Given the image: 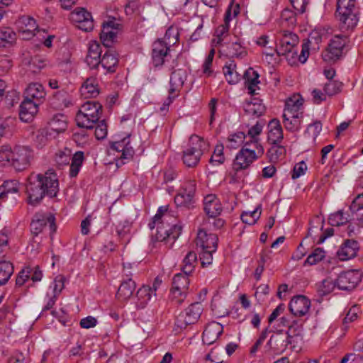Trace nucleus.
Returning <instances> with one entry per match:
<instances>
[{"mask_svg": "<svg viewBox=\"0 0 363 363\" xmlns=\"http://www.w3.org/2000/svg\"><path fill=\"white\" fill-rule=\"evenodd\" d=\"M156 223L161 225L157 227V233L155 235L158 241L171 240L174 242L181 234L182 226L177 223L176 218L167 212V206L159 208L153 218V223Z\"/></svg>", "mask_w": 363, "mask_h": 363, "instance_id": "f257e3e1", "label": "nucleus"}, {"mask_svg": "<svg viewBox=\"0 0 363 363\" xmlns=\"http://www.w3.org/2000/svg\"><path fill=\"white\" fill-rule=\"evenodd\" d=\"M357 8L356 0H337L336 16L343 31L352 30L357 25Z\"/></svg>", "mask_w": 363, "mask_h": 363, "instance_id": "f03ea898", "label": "nucleus"}, {"mask_svg": "<svg viewBox=\"0 0 363 363\" xmlns=\"http://www.w3.org/2000/svg\"><path fill=\"white\" fill-rule=\"evenodd\" d=\"M302 105V99L298 96L286 101L283 113V123L286 130L295 132L300 128L303 117V112L300 111Z\"/></svg>", "mask_w": 363, "mask_h": 363, "instance_id": "7ed1b4c3", "label": "nucleus"}, {"mask_svg": "<svg viewBox=\"0 0 363 363\" xmlns=\"http://www.w3.org/2000/svg\"><path fill=\"white\" fill-rule=\"evenodd\" d=\"M102 113V105L95 101H88L80 107L76 121L79 127L91 129L99 121Z\"/></svg>", "mask_w": 363, "mask_h": 363, "instance_id": "20e7f679", "label": "nucleus"}, {"mask_svg": "<svg viewBox=\"0 0 363 363\" xmlns=\"http://www.w3.org/2000/svg\"><path fill=\"white\" fill-rule=\"evenodd\" d=\"M208 147V143L202 138L192 135L189 138V147L183 152L184 164L188 167H196Z\"/></svg>", "mask_w": 363, "mask_h": 363, "instance_id": "39448f33", "label": "nucleus"}, {"mask_svg": "<svg viewBox=\"0 0 363 363\" xmlns=\"http://www.w3.org/2000/svg\"><path fill=\"white\" fill-rule=\"evenodd\" d=\"M202 305L199 302L191 303L184 313H181L175 321V330L180 332L188 325L197 322L202 313Z\"/></svg>", "mask_w": 363, "mask_h": 363, "instance_id": "423d86ee", "label": "nucleus"}, {"mask_svg": "<svg viewBox=\"0 0 363 363\" xmlns=\"http://www.w3.org/2000/svg\"><path fill=\"white\" fill-rule=\"evenodd\" d=\"M33 157V151L29 147L16 146L12 150L10 166L16 171H23L29 167Z\"/></svg>", "mask_w": 363, "mask_h": 363, "instance_id": "0eeeda50", "label": "nucleus"}, {"mask_svg": "<svg viewBox=\"0 0 363 363\" xmlns=\"http://www.w3.org/2000/svg\"><path fill=\"white\" fill-rule=\"evenodd\" d=\"M40 175H30L26 184V194L28 203L35 206L45 197V190L43 189V182H40Z\"/></svg>", "mask_w": 363, "mask_h": 363, "instance_id": "6e6552de", "label": "nucleus"}, {"mask_svg": "<svg viewBox=\"0 0 363 363\" xmlns=\"http://www.w3.org/2000/svg\"><path fill=\"white\" fill-rule=\"evenodd\" d=\"M291 344L282 330H279L271 335L269 340L264 346L266 354H280L284 352L287 346Z\"/></svg>", "mask_w": 363, "mask_h": 363, "instance_id": "1a4fd4ad", "label": "nucleus"}, {"mask_svg": "<svg viewBox=\"0 0 363 363\" xmlns=\"http://www.w3.org/2000/svg\"><path fill=\"white\" fill-rule=\"evenodd\" d=\"M347 42V36L345 35H335L330 40L327 49L323 52L322 57L325 62H335L342 55V50Z\"/></svg>", "mask_w": 363, "mask_h": 363, "instance_id": "9d476101", "label": "nucleus"}, {"mask_svg": "<svg viewBox=\"0 0 363 363\" xmlns=\"http://www.w3.org/2000/svg\"><path fill=\"white\" fill-rule=\"evenodd\" d=\"M260 155L256 153L254 150L248 147H242L237 154L233 163V169L235 172L247 169L250 164Z\"/></svg>", "mask_w": 363, "mask_h": 363, "instance_id": "9b49d317", "label": "nucleus"}, {"mask_svg": "<svg viewBox=\"0 0 363 363\" xmlns=\"http://www.w3.org/2000/svg\"><path fill=\"white\" fill-rule=\"evenodd\" d=\"M195 191L196 182L194 180H189L184 183L179 192L175 196L176 205L189 208L194 203Z\"/></svg>", "mask_w": 363, "mask_h": 363, "instance_id": "f8f14e48", "label": "nucleus"}, {"mask_svg": "<svg viewBox=\"0 0 363 363\" xmlns=\"http://www.w3.org/2000/svg\"><path fill=\"white\" fill-rule=\"evenodd\" d=\"M55 217L51 213H36L30 223V231L33 234L38 235L43 228L49 224L50 230L55 232L56 225Z\"/></svg>", "mask_w": 363, "mask_h": 363, "instance_id": "ddd939ff", "label": "nucleus"}, {"mask_svg": "<svg viewBox=\"0 0 363 363\" xmlns=\"http://www.w3.org/2000/svg\"><path fill=\"white\" fill-rule=\"evenodd\" d=\"M361 280V274L357 270H350L341 273L336 279V285L341 290L354 289Z\"/></svg>", "mask_w": 363, "mask_h": 363, "instance_id": "4468645a", "label": "nucleus"}, {"mask_svg": "<svg viewBox=\"0 0 363 363\" xmlns=\"http://www.w3.org/2000/svg\"><path fill=\"white\" fill-rule=\"evenodd\" d=\"M70 19L77 23V27L86 32L94 28L91 14L83 8H78L70 13Z\"/></svg>", "mask_w": 363, "mask_h": 363, "instance_id": "2eb2a0df", "label": "nucleus"}, {"mask_svg": "<svg viewBox=\"0 0 363 363\" xmlns=\"http://www.w3.org/2000/svg\"><path fill=\"white\" fill-rule=\"evenodd\" d=\"M40 182H43V189L45 190V196L50 198L55 197L59 191V182L57 174L51 169L48 170L45 174H38Z\"/></svg>", "mask_w": 363, "mask_h": 363, "instance_id": "dca6fc26", "label": "nucleus"}, {"mask_svg": "<svg viewBox=\"0 0 363 363\" xmlns=\"http://www.w3.org/2000/svg\"><path fill=\"white\" fill-rule=\"evenodd\" d=\"M119 26L120 25L116 23L114 19L103 23L100 39L105 47H111L116 38Z\"/></svg>", "mask_w": 363, "mask_h": 363, "instance_id": "f3484780", "label": "nucleus"}, {"mask_svg": "<svg viewBox=\"0 0 363 363\" xmlns=\"http://www.w3.org/2000/svg\"><path fill=\"white\" fill-rule=\"evenodd\" d=\"M16 25L18 32L24 40H30L35 35V31L38 30L35 19L29 16L20 17L16 21Z\"/></svg>", "mask_w": 363, "mask_h": 363, "instance_id": "a211bd4d", "label": "nucleus"}, {"mask_svg": "<svg viewBox=\"0 0 363 363\" xmlns=\"http://www.w3.org/2000/svg\"><path fill=\"white\" fill-rule=\"evenodd\" d=\"M298 43V37L297 35L288 32L284 31L280 38L279 48L276 50L279 55H285L290 52H296L294 51V48Z\"/></svg>", "mask_w": 363, "mask_h": 363, "instance_id": "6ab92c4d", "label": "nucleus"}, {"mask_svg": "<svg viewBox=\"0 0 363 363\" xmlns=\"http://www.w3.org/2000/svg\"><path fill=\"white\" fill-rule=\"evenodd\" d=\"M218 236L216 234H208L205 230H200L196 238V245L203 250L216 252L218 246Z\"/></svg>", "mask_w": 363, "mask_h": 363, "instance_id": "aec40b11", "label": "nucleus"}, {"mask_svg": "<svg viewBox=\"0 0 363 363\" xmlns=\"http://www.w3.org/2000/svg\"><path fill=\"white\" fill-rule=\"evenodd\" d=\"M101 47L97 41H90L85 62L91 69H96L101 60Z\"/></svg>", "mask_w": 363, "mask_h": 363, "instance_id": "412c9836", "label": "nucleus"}, {"mask_svg": "<svg viewBox=\"0 0 363 363\" xmlns=\"http://www.w3.org/2000/svg\"><path fill=\"white\" fill-rule=\"evenodd\" d=\"M310 300L304 296H294L289 303V310L294 316H303L309 311Z\"/></svg>", "mask_w": 363, "mask_h": 363, "instance_id": "4be33fe9", "label": "nucleus"}, {"mask_svg": "<svg viewBox=\"0 0 363 363\" xmlns=\"http://www.w3.org/2000/svg\"><path fill=\"white\" fill-rule=\"evenodd\" d=\"M169 51V46L162 40L158 39L152 44V59L155 67L161 66L164 62V57Z\"/></svg>", "mask_w": 363, "mask_h": 363, "instance_id": "5701e85b", "label": "nucleus"}, {"mask_svg": "<svg viewBox=\"0 0 363 363\" xmlns=\"http://www.w3.org/2000/svg\"><path fill=\"white\" fill-rule=\"evenodd\" d=\"M223 327L218 322H211L207 325L202 335V341L205 345H212L223 333Z\"/></svg>", "mask_w": 363, "mask_h": 363, "instance_id": "b1692460", "label": "nucleus"}, {"mask_svg": "<svg viewBox=\"0 0 363 363\" xmlns=\"http://www.w3.org/2000/svg\"><path fill=\"white\" fill-rule=\"evenodd\" d=\"M39 104L26 98L20 106L19 117L24 122L30 121L38 111Z\"/></svg>", "mask_w": 363, "mask_h": 363, "instance_id": "393cba45", "label": "nucleus"}, {"mask_svg": "<svg viewBox=\"0 0 363 363\" xmlns=\"http://www.w3.org/2000/svg\"><path fill=\"white\" fill-rule=\"evenodd\" d=\"M131 275L130 272L125 274L126 279L121 282L118 289L116 296L121 301H126L130 298L135 290L136 284L130 277Z\"/></svg>", "mask_w": 363, "mask_h": 363, "instance_id": "a878e982", "label": "nucleus"}, {"mask_svg": "<svg viewBox=\"0 0 363 363\" xmlns=\"http://www.w3.org/2000/svg\"><path fill=\"white\" fill-rule=\"evenodd\" d=\"M359 244L356 240H347L337 252L338 258L342 261L354 258L357 254Z\"/></svg>", "mask_w": 363, "mask_h": 363, "instance_id": "bb28decb", "label": "nucleus"}, {"mask_svg": "<svg viewBox=\"0 0 363 363\" xmlns=\"http://www.w3.org/2000/svg\"><path fill=\"white\" fill-rule=\"evenodd\" d=\"M204 211L209 217H216L222 211L219 199L213 194L207 195L203 200Z\"/></svg>", "mask_w": 363, "mask_h": 363, "instance_id": "cd10ccee", "label": "nucleus"}, {"mask_svg": "<svg viewBox=\"0 0 363 363\" xmlns=\"http://www.w3.org/2000/svg\"><path fill=\"white\" fill-rule=\"evenodd\" d=\"M67 128V117L63 114H57L54 116L48 123L46 128L50 133L55 137L66 130Z\"/></svg>", "mask_w": 363, "mask_h": 363, "instance_id": "c85d7f7f", "label": "nucleus"}, {"mask_svg": "<svg viewBox=\"0 0 363 363\" xmlns=\"http://www.w3.org/2000/svg\"><path fill=\"white\" fill-rule=\"evenodd\" d=\"M129 136L130 135L120 141L113 143L111 145L112 150L121 152V159L130 160L134 155L135 151L133 147L130 145Z\"/></svg>", "mask_w": 363, "mask_h": 363, "instance_id": "c756f323", "label": "nucleus"}, {"mask_svg": "<svg viewBox=\"0 0 363 363\" xmlns=\"http://www.w3.org/2000/svg\"><path fill=\"white\" fill-rule=\"evenodd\" d=\"M268 140L272 145H277L283 140V130L280 122L277 119H272L268 124Z\"/></svg>", "mask_w": 363, "mask_h": 363, "instance_id": "7c9ffc66", "label": "nucleus"}, {"mask_svg": "<svg viewBox=\"0 0 363 363\" xmlns=\"http://www.w3.org/2000/svg\"><path fill=\"white\" fill-rule=\"evenodd\" d=\"M186 72L184 69H178L172 72L170 77V89L169 93L170 95L178 91L184 85L186 79Z\"/></svg>", "mask_w": 363, "mask_h": 363, "instance_id": "2f4dec72", "label": "nucleus"}, {"mask_svg": "<svg viewBox=\"0 0 363 363\" xmlns=\"http://www.w3.org/2000/svg\"><path fill=\"white\" fill-rule=\"evenodd\" d=\"M45 96V92L43 86L38 83L30 84L25 91V98L38 101V104H40V100L43 99Z\"/></svg>", "mask_w": 363, "mask_h": 363, "instance_id": "473e14b6", "label": "nucleus"}, {"mask_svg": "<svg viewBox=\"0 0 363 363\" xmlns=\"http://www.w3.org/2000/svg\"><path fill=\"white\" fill-rule=\"evenodd\" d=\"M233 0L230 1V4L225 12L224 18V24L219 26L216 31L215 35L217 39V43H220L223 40V38L226 36L229 31V23L231 21V9Z\"/></svg>", "mask_w": 363, "mask_h": 363, "instance_id": "72a5a7b5", "label": "nucleus"}, {"mask_svg": "<svg viewBox=\"0 0 363 363\" xmlns=\"http://www.w3.org/2000/svg\"><path fill=\"white\" fill-rule=\"evenodd\" d=\"M81 94L85 98L96 97L99 94L97 80L94 77L86 79L81 87Z\"/></svg>", "mask_w": 363, "mask_h": 363, "instance_id": "f704fd0d", "label": "nucleus"}, {"mask_svg": "<svg viewBox=\"0 0 363 363\" xmlns=\"http://www.w3.org/2000/svg\"><path fill=\"white\" fill-rule=\"evenodd\" d=\"M65 286V277L59 275L54 280L53 295L51 296L43 311H48L55 305L57 296L61 293Z\"/></svg>", "mask_w": 363, "mask_h": 363, "instance_id": "c9c22d12", "label": "nucleus"}, {"mask_svg": "<svg viewBox=\"0 0 363 363\" xmlns=\"http://www.w3.org/2000/svg\"><path fill=\"white\" fill-rule=\"evenodd\" d=\"M264 121H257V123L251 127L248 130V135L251 138V143L253 144L257 150V154L262 155L264 153L263 147L258 143L257 136L262 133V128L264 125Z\"/></svg>", "mask_w": 363, "mask_h": 363, "instance_id": "e433bc0d", "label": "nucleus"}, {"mask_svg": "<svg viewBox=\"0 0 363 363\" xmlns=\"http://www.w3.org/2000/svg\"><path fill=\"white\" fill-rule=\"evenodd\" d=\"M259 77L257 72L251 67L247 69L243 74V78L245 81L249 94L252 95L255 94L256 87L259 83Z\"/></svg>", "mask_w": 363, "mask_h": 363, "instance_id": "4c0bfd02", "label": "nucleus"}, {"mask_svg": "<svg viewBox=\"0 0 363 363\" xmlns=\"http://www.w3.org/2000/svg\"><path fill=\"white\" fill-rule=\"evenodd\" d=\"M244 110L249 116L259 117L265 111V106L257 99H254L252 101L247 102L245 104Z\"/></svg>", "mask_w": 363, "mask_h": 363, "instance_id": "58836bf2", "label": "nucleus"}, {"mask_svg": "<svg viewBox=\"0 0 363 363\" xmlns=\"http://www.w3.org/2000/svg\"><path fill=\"white\" fill-rule=\"evenodd\" d=\"M223 73L228 82L230 84H235L241 79V74L237 71V66L234 62L225 65L223 68Z\"/></svg>", "mask_w": 363, "mask_h": 363, "instance_id": "ea45409f", "label": "nucleus"}, {"mask_svg": "<svg viewBox=\"0 0 363 363\" xmlns=\"http://www.w3.org/2000/svg\"><path fill=\"white\" fill-rule=\"evenodd\" d=\"M69 103L68 94L65 91L56 92L51 99V104L57 109L67 107Z\"/></svg>", "mask_w": 363, "mask_h": 363, "instance_id": "a19ab883", "label": "nucleus"}, {"mask_svg": "<svg viewBox=\"0 0 363 363\" xmlns=\"http://www.w3.org/2000/svg\"><path fill=\"white\" fill-rule=\"evenodd\" d=\"M189 274L184 273H178L174 275L172 281V287L174 290H179L180 291H188L189 279Z\"/></svg>", "mask_w": 363, "mask_h": 363, "instance_id": "79ce46f5", "label": "nucleus"}, {"mask_svg": "<svg viewBox=\"0 0 363 363\" xmlns=\"http://www.w3.org/2000/svg\"><path fill=\"white\" fill-rule=\"evenodd\" d=\"M118 57L111 51H106L101 57L100 65L108 72H114V68L118 64Z\"/></svg>", "mask_w": 363, "mask_h": 363, "instance_id": "37998d69", "label": "nucleus"}, {"mask_svg": "<svg viewBox=\"0 0 363 363\" xmlns=\"http://www.w3.org/2000/svg\"><path fill=\"white\" fill-rule=\"evenodd\" d=\"M152 296V289L147 286L140 287L137 293L136 297L138 298L137 306L140 308H143L147 305V302L150 300Z\"/></svg>", "mask_w": 363, "mask_h": 363, "instance_id": "c03bdc74", "label": "nucleus"}, {"mask_svg": "<svg viewBox=\"0 0 363 363\" xmlns=\"http://www.w3.org/2000/svg\"><path fill=\"white\" fill-rule=\"evenodd\" d=\"M84 161V153L82 151H78L73 155L72 157V162L69 168V175L71 177L77 176L82 164Z\"/></svg>", "mask_w": 363, "mask_h": 363, "instance_id": "a18cd8bd", "label": "nucleus"}, {"mask_svg": "<svg viewBox=\"0 0 363 363\" xmlns=\"http://www.w3.org/2000/svg\"><path fill=\"white\" fill-rule=\"evenodd\" d=\"M16 40V33L9 28L0 29V48L11 45Z\"/></svg>", "mask_w": 363, "mask_h": 363, "instance_id": "49530a36", "label": "nucleus"}, {"mask_svg": "<svg viewBox=\"0 0 363 363\" xmlns=\"http://www.w3.org/2000/svg\"><path fill=\"white\" fill-rule=\"evenodd\" d=\"M196 262V254L192 251L189 252L183 260V266L182 267L183 273L185 274H191L194 271Z\"/></svg>", "mask_w": 363, "mask_h": 363, "instance_id": "de8ad7c7", "label": "nucleus"}, {"mask_svg": "<svg viewBox=\"0 0 363 363\" xmlns=\"http://www.w3.org/2000/svg\"><path fill=\"white\" fill-rule=\"evenodd\" d=\"M13 272V264L6 261L0 262V285L5 284Z\"/></svg>", "mask_w": 363, "mask_h": 363, "instance_id": "09e8293b", "label": "nucleus"}, {"mask_svg": "<svg viewBox=\"0 0 363 363\" xmlns=\"http://www.w3.org/2000/svg\"><path fill=\"white\" fill-rule=\"evenodd\" d=\"M286 155V149L284 146L273 145L267 151V156L272 162H276Z\"/></svg>", "mask_w": 363, "mask_h": 363, "instance_id": "8fccbe9b", "label": "nucleus"}, {"mask_svg": "<svg viewBox=\"0 0 363 363\" xmlns=\"http://www.w3.org/2000/svg\"><path fill=\"white\" fill-rule=\"evenodd\" d=\"M245 135L242 132H238L230 135L226 142V147L228 149H237L244 142Z\"/></svg>", "mask_w": 363, "mask_h": 363, "instance_id": "3c124183", "label": "nucleus"}, {"mask_svg": "<svg viewBox=\"0 0 363 363\" xmlns=\"http://www.w3.org/2000/svg\"><path fill=\"white\" fill-rule=\"evenodd\" d=\"M261 215L260 207L256 208V209L252 212H244L241 215V220L243 223L252 225L259 219Z\"/></svg>", "mask_w": 363, "mask_h": 363, "instance_id": "603ef678", "label": "nucleus"}, {"mask_svg": "<svg viewBox=\"0 0 363 363\" xmlns=\"http://www.w3.org/2000/svg\"><path fill=\"white\" fill-rule=\"evenodd\" d=\"M18 191V184L15 180L6 181L0 186V194H4L5 197L9 194L17 193Z\"/></svg>", "mask_w": 363, "mask_h": 363, "instance_id": "864d4df0", "label": "nucleus"}, {"mask_svg": "<svg viewBox=\"0 0 363 363\" xmlns=\"http://www.w3.org/2000/svg\"><path fill=\"white\" fill-rule=\"evenodd\" d=\"M325 257V252L321 248H316L306 259L304 265H313Z\"/></svg>", "mask_w": 363, "mask_h": 363, "instance_id": "5fc2aeb1", "label": "nucleus"}, {"mask_svg": "<svg viewBox=\"0 0 363 363\" xmlns=\"http://www.w3.org/2000/svg\"><path fill=\"white\" fill-rule=\"evenodd\" d=\"M223 149L224 147L222 144L216 146L213 154L210 159L211 163L219 165L224 162Z\"/></svg>", "mask_w": 363, "mask_h": 363, "instance_id": "6e6d98bb", "label": "nucleus"}, {"mask_svg": "<svg viewBox=\"0 0 363 363\" xmlns=\"http://www.w3.org/2000/svg\"><path fill=\"white\" fill-rule=\"evenodd\" d=\"M302 332V325L299 324L298 321H294L289 325L288 330L284 332L286 334L288 340L292 342V338L301 335Z\"/></svg>", "mask_w": 363, "mask_h": 363, "instance_id": "4d7b16f0", "label": "nucleus"}, {"mask_svg": "<svg viewBox=\"0 0 363 363\" xmlns=\"http://www.w3.org/2000/svg\"><path fill=\"white\" fill-rule=\"evenodd\" d=\"M342 85L341 82L330 80L325 84L324 91L328 96L335 95L340 91Z\"/></svg>", "mask_w": 363, "mask_h": 363, "instance_id": "13d9d810", "label": "nucleus"}, {"mask_svg": "<svg viewBox=\"0 0 363 363\" xmlns=\"http://www.w3.org/2000/svg\"><path fill=\"white\" fill-rule=\"evenodd\" d=\"M228 53L232 57L242 58L247 55V52L240 43H233L228 48Z\"/></svg>", "mask_w": 363, "mask_h": 363, "instance_id": "bf43d9fd", "label": "nucleus"}, {"mask_svg": "<svg viewBox=\"0 0 363 363\" xmlns=\"http://www.w3.org/2000/svg\"><path fill=\"white\" fill-rule=\"evenodd\" d=\"M347 222V218L345 216L342 211L333 213L329 217V223L333 226H339Z\"/></svg>", "mask_w": 363, "mask_h": 363, "instance_id": "052dcab7", "label": "nucleus"}, {"mask_svg": "<svg viewBox=\"0 0 363 363\" xmlns=\"http://www.w3.org/2000/svg\"><path fill=\"white\" fill-rule=\"evenodd\" d=\"M13 122L14 118L11 117L0 120V137L11 133Z\"/></svg>", "mask_w": 363, "mask_h": 363, "instance_id": "680f3d73", "label": "nucleus"}, {"mask_svg": "<svg viewBox=\"0 0 363 363\" xmlns=\"http://www.w3.org/2000/svg\"><path fill=\"white\" fill-rule=\"evenodd\" d=\"M55 138V135H52L50 133V130L45 128L39 130L38 135L36 136V141L39 145L43 147L48 143L49 140H51L52 138Z\"/></svg>", "mask_w": 363, "mask_h": 363, "instance_id": "e2e57ef3", "label": "nucleus"}, {"mask_svg": "<svg viewBox=\"0 0 363 363\" xmlns=\"http://www.w3.org/2000/svg\"><path fill=\"white\" fill-rule=\"evenodd\" d=\"M12 150L8 146L0 147V164L3 166H10Z\"/></svg>", "mask_w": 363, "mask_h": 363, "instance_id": "0e129e2a", "label": "nucleus"}, {"mask_svg": "<svg viewBox=\"0 0 363 363\" xmlns=\"http://www.w3.org/2000/svg\"><path fill=\"white\" fill-rule=\"evenodd\" d=\"M187 292L171 289V301L176 306L181 305L186 297Z\"/></svg>", "mask_w": 363, "mask_h": 363, "instance_id": "69168bd1", "label": "nucleus"}, {"mask_svg": "<svg viewBox=\"0 0 363 363\" xmlns=\"http://www.w3.org/2000/svg\"><path fill=\"white\" fill-rule=\"evenodd\" d=\"M45 66V60L40 56H35L32 57L29 63L30 69L33 72H37Z\"/></svg>", "mask_w": 363, "mask_h": 363, "instance_id": "338daca9", "label": "nucleus"}, {"mask_svg": "<svg viewBox=\"0 0 363 363\" xmlns=\"http://www.w3.org/2000/svg\"><path fill=\"white\" fill-rule=\"evenodd\" d=\"M131 224L130 222L125 220L119 223L116 226V232L120 238H123L130 233Z\"/></svg>", "mask_w": 363, "mask_h": 363, "instance_id": "774afa93", "label": "nucleus"}]
</instances>
